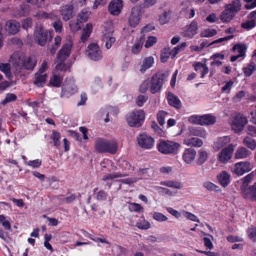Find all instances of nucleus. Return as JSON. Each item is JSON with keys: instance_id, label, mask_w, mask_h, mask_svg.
<instances>
[{"instance_id": "obj_1", "label": "nucleus", "mask_w": 256, "mask_h": 256, "mask_svg": "<svg viewBox=\"0 0 256 256\" xmlns=\"http://www.w3.org/2000/svg\"><path fill=\"white\" fill-rule=\"evenodd\" d=\"M37 61V58L34 55L26 56L16 52L11 56L10 62L16 70H32L36 66Z\"/></svg>"}, {"instance_id": "obj_2", "label": "nucleus", "mask_w": 256, "mask_h": 256, "mask_svg": "<svg viewBox=\"0 0 256 256\" xmlns=\"http://www.w3.org/2000/svg\"><path fill=\"white\" fill-rule=\"evenodd\" d=\"M95 148L99 152L115 154L118 150V143L114 140H108L99 138L95 142Z\"/></svg>"}, {"instance_id": "obj_3", "label": "nucleus", "mask_w": 256, "mask_h": 256, "mask_svg": "<svg viewBox=\"0 0 256 256\" xmlns=\"http://www.w3.org/2000/svg\"><path fill=\"white\" fill-rule=\"evenodd\" d=\"M145 118V114L142 110H134L126 116V122L130 126L139 127L142 126Z\"/></svg>"}, {"instance_id": "obj_4", "label": "nucleus", "mask_w": 256, "mask_h": 256, "mask_svg": "<svg viewBox=\"0 0 256 256\" xmlns=\"http://www.w3.org/2000/svg\"><path fill=\"white\" fill-rule=\"evenodd\" d=\"M180 144L171 140H161V153L165 154L176 155L178 154Z\"/></svg>"}, {"instance_id": "obj_5", "label": "nucleus", "mask_w": 256, "mask_h": 256, "mask_svg": "<svg viewBox=\"0 0 256 256\" xmlns=\"http://www.w3.org/2000/svg\"><path fill=\"white\" fill-rule=\"evenodd\" d=\"M230 125L232 129L234 132H238L242 130L248 122L247 118L240 113H236L232 116Z\"/></svg>"}, {"instance_id": "obj_6", "label": "nucleus", "mask_w": 256, "mask_h": 256, "mask_svg": "<svg viewBox=\"0 0 256 256\" xmlns=\"http://www.w3.org/2000/svg\"><path fill=\"white\" fill-rule=\"evenodd\" d=\"M48 63L46 60L42 62L38 70L35 74L34 84L38 87H42L46 82L48 76L46 72Z\"/></svg>"}, {"instance_id": "obj_7", "label": "nucleus", "mask_w": 256, "mask_h": 256, "mask_svg": "<svg viewBox=\"0 0 256 256\" xmlns=\"http://www.w3.org/2000/svg\"><path fill=\"white\" fill-rule=\"evenodd\" d=\"M86 54L89 59L93 61H98L102 58V52L99 46L94 43H92L87 47Z\"/></svg>"}, {"instance_id": "obj_8", "label": "nucleus", "mask_w": 256, "mask_h": 256, "mask_svg": "<svg viewBox=\"0 0 256 256\" xmlns=\"http://www.w3.org/2000/svg\"><path fill=\"white\" fill-rule=\"evenodd\" d=\"M78 92L72 78H66L62 86V96L68 98Z\"/></svg>"}, {"instance_id": "obj_9", "label": "nucleus", "mask_w": 256, "mask_h": 256, "mask_svg": "<svg viewBox=\"0 0 256 256\" xmlns=\"http://www.w3.org/2000/svg\"><path fill=\"white\" fill-rule=\"evenodd\" d=\"M142 14L141 6L136 5L131 9L128 21L130 26L136 27L140 22Z\"/></svg>"}, {"instance_id": "obj_10", "label": "nucleus", "mask_w": 256, "mask_h": 256, "mask_svg": "<svg viewBox=\"0 0 256 256\" xmlns=\"http://www.w3.org/2000/svg\"><path fill=\"white\" fill-rule=\"evenodd\" d=\"M251 164L248 161L237 162L231 168L232 172L238 176H242L252 170Z\"/></svg>"}, {"instance_id": "obj_11", "label": "nucleus", "mask_w": 256, "mask_h": 256, "mask_svg": "<svg viewBox=\"0 0 256 256\" xmlns=\"http://www.w3.org/2000/svg\"><path fill=\"white\" fill-rule=\"evenodd\" d=\"M137 140L138 146L145 149L151 148L154 143V138L144 133L138 135Z\"/></svg>"}, {"instance_id": "obj_12", "label": "nucleus", "mask_w": 256, "mask_h": 256, "mask_svg": "<svg viewBox=\"0 0 256 256\" xmlns=\"http://www.w3.org/2000/svg\"><path fill=\"white\" fill-rule=\"evenodd\" d=\"M234 148V146L231 144L223 148L218 154V160L222 164L226 163L232 157Z\"/></svg>"}, {"instance_id": "obj_13", "label": "nucleus", "mask_w": 256, "mask_h": 256, "mask_svg": "<svg viewBox=\"0 0 256 256\" xmlns=\"http://www.w3.org/2000/svg\"><path fill=\"white\" fill-rule=\"evenodd\" d=\"M122 8V0H112L108 5V11L114 16H118Z\"/></svg>"}, {"instance_id": "obj_14", "label": "nucleus", "mask_w": 256, "mask_h": 256, "mask_svg": "<svg viewBox=\"0 0 256 256\" xmlns=\"http://www.w3.org/2000/svg\"><path fill=\"white\" fill-rule=\"evenodd\" d=\"M72 46V44L70 42L64 44L58 52L57 58L61 61L65 60L70 54Z\"/></svg>"}, {"instance_id": "obj_15", "label": "nucleus", "mask_w": 256, "mask_h": 256, "mask_svg": "<svg viewBox=\"0 0 256 256\" xmlns=\"http://www.w3.org/2000/svg\"><path fill=\"white\" fill-rule=\"evenodd\" d=\"M48 32L43 30H40L34 32L36 42L40 46H44L47 40Z\"/></svg>"}, {"instance_id": "obj_16", "label": "nucleus", "mask_w": 256, "mask_h": 256, "mask_svg": "<svg viewBox=\"0 0 256 256\" xmlns=\"http://www.w3.org/2000/svg\"><path fill=\"white\" fill-rule=\"evenodd\" d=\"M160 90V74L156 73L151 79L150 91L152 94L158 92Z\"/></svg>"}, {"instance_id": "obj_17", "label": "nucleus", "mask_w": 256, "mask_h": 256, "mask_svg": "<svg viewBox=\"0 0 256 256\" xmlns=\"http://www.w3.org/2000/svg\"><path fill=\"white\" fill-rule=\"evenodd\" d=\"M252 155L250 151L245 146H241L238 148L234 153L236 159H244L249 158Z\"/></svg>"}, {"instance_id": "obj_18", "label": "nucleus", "mask_w": 256, "mask_h": 256, "mask_svg": "<svg viewBox=\"0 0 256 256\" xmlns=\"http://www.w3.org/2000/svg\"><path fill=\"white\" fill-rule=\"evenodd\" d=\"M230 142L229 136H224L218 138L214 143L213 148L216 151H218Z\"/></svg>"}, {"instance_id": "obj_19", "label": "nucleus", "mask_w": 256, "mask_h": 256, "mask_svg": "<svg viewBox=\"0 0 256 256\" xmlns=\"http://www.w3.org/2000/svg\"><path fill=\"white\" fill-rule=\"evenodd\" d=\"M20 28L18 22L14 20L8 21L6 24V30L10 34H14L17 33Z\"/></svg>"}, {"instance_id": "obj_20", "label": "nucleus", "mask_w": 256, "mask_h": 256, "mask_svg": "<svg viewBox=\"0 0 256 256\" xmlns=\"http://www.w3.org/2000/svg\"><path fill=\"white\" fill-rule=\"evenodd\" d=\"M60 12L63 20L67 21L72 17L73 6L72 4H67L60 8Z\"/></svg>"}, {"instance_id": "obj_21", "label": "nucleus", "mask_w": 256, "mask_h": 256, "mask_svg": "<svg viewBox=\"0 0 256 256\" xmlns=\"http://www.w3.org/2000/svg\"><path fill=\"white\" fill-rule=\"evenodd\" d=\"M196 155V150L192 148L185 150L182 154V159L188 164H190L194 160Z\"/></svg>"}, {"instance_id": "obj_22", "label": "nucleus", "mask_w": 256, "mask_h": 256, "mask_svg": "<svg viewBox=\"0 0 256 256\" xmlns=\"http://www.w3.org/2000/svg\"><path fill=\"white\" fill-rule=\"evenodd\" d=\"M168 104L172 106L180 109L181 108V102L178 96H174L172 93L168 92L166 96Z\"/></svg>"}, {"instance_id": "obj_23", "label": "nucleus", "mask_w": 256, "mask_h": 256, "mask_svg": "<svg viewBox=\"0 0 256 256\" xmlns=\"http://www.w3.org/2000/svg\"><path fill=\"white\" fill-rule=\"evenodd\" d=\"M198 30V24L195 21H192L188 26L184 32V35L190 38H192L196 33Z\"/></svg>"}, {"instance_id": "obj_24", "label": "nucleus", "mask_w": 256, "mask_h": 256, "mask_svg": "<svg viewBox=\"0 0 256 256\" xmlns=\"http://www.w3.org/2000/svg\"><path fill=\"white\" fill-rule=\"evenodd\" d=\"M243 196L246 198L256 200V183L242 192Z\"/></svg>"}, {"instance_id": "obj_25", "label": "nucleus", "mask_w": 256, "mask_h": 256, "mask_svg": "<svg viewBox=\"0 0 256 256\" xmlns=\"http://www.w3.org/2000/svg\"><path fill=\"white\" fill-rule=\"evenodd\" d=\"M235 15L228 8H224V10L221 12L220 18L223 22H228L233 19Z\"/></svg>"}, {"instance_id": "obj_26", "label": "nucleus", "mask_w": 256, "mask_h": 256, "mask_svg": "<svg viewBox=\"0 0 256 256\" xmlns=\"http://www.w3.org/2000/svg\"><path fill=\"white\" fill-rule=\"evenodd\" d=\"M217 178L220 183L224 186L226 187L230 182V176L226 171H222L218 174Z\"/></svg>"}, {"instance_id": "obj_27", "label": "nucleus", "mask_w": 256, "mask_h": 256, "mask_svg": "<svg viewBox=\"0 0 256 256\" xmlns=\"http://www.w3.org/2000/svg\"><path fill=\"white\" fill-rule=\"evenodd\" d=\"M240 8L241 4L239 0H234L230 3L224 6V8H228L235 14L240 10Z\"/></svg>"}, {"instance_id": "obj_28", "label": "nucleus", "mask_w": 256, "mask_h": 256, "mask_svg": "<svg viewBox=\"0 0 256 256\" xmlns=\"http://www.w3.org/2000/svg\"><path fill=\"white\" fill-rule=\"evenodd\" d=\"M145 38L144 35L142 36L138 40H136L132 48V52L134 54H138L141 50Z\"/></svg>"}, {"instance_id": "obj_29", "label": "nucleus", "mask_w": 256, "mask_h": 256, "mask_svg": "<svg viewBox=\"0 0 256 256\" xmlns=\"http://www.w3.org/2000/svg\"><path fill=\"white\" fill-rule=\"evenodd\" d=\"M154 63V59L152 56L146 58L144 59L140 66V71L144 73L147 70L152 66Z\"/></svg>"}, {"instance_id": "obj_30", "label": "nucleus", "mask_w": 256, "mask_h": 256, "mask_svg": "<svg viewBox=\"0 0 256 256\" xmlns=\"http://www.w3.org/2000/svg\"><path fill=\"white\" fill-rule=\"evenodd\" d=\"M189 132L191 135L206 138V131L202 128L191 127L189 128Z\"/></svg>"}, {"instance_id": "obj_31", "label": "nucleus", "mask_w": 256, "mask_h": 256, "mask_svg": "<svg viewBox=\"0 0 256 256\" xmlns=\"http://www.w3.org/2000/svg\"><path fill=\"white\" fill-rule=\"evenodd\" d=\"M184 144L188 146H201L202 144V141L198 138H191L186 139L184 140Z\"/></svg>"}, {"instance_id": "obj_32", "label": "nucleus", "mask_w": 256, "mask_h": 256, "mask_svg": "<svg viewBox=\"0 0 256 256\" xmlns=\"http://www.w3.org/2000/svg\"><path fill=\"white\" fill-rule=\"evenodd\" d=\"M233 37H234L233 35L228 36H225V37H224L222 38H218L216 40H214L210 44H208L207 40H204L200 44V46L201 48V49L202 50L205 46H209L213 45L215 44L220 43V42H222L224 41L229 40L232 38Z\"/></svg>"}, {"instance_id": "obj_33", "label": "nucleus", "mask_w": 256, "mask_h": 256, "mask_svg": "<svg viewBox=\"0 0 256 256\" xmlns=\"http://www.w3.org/2000/svg\"><path fill=\"white\" fill-rule=\"evenodd\" d=\"M242 144L251 150H254L256 148V141L248 136L242 140Z\"/></svg>"}, {"instance_id": "obj_34", "label": "nucleus", "mask_w": 256, "mask_h": 256, "mask_svg": "<svg viewBox=\"0 0 256 256\" xmlns=\"http://www.w3.org/2000/svg\"><path fill=\"white\" fill-rule=\"evenodd\" d=\"M92 26L90 23L86 24V27L83 29L82 33L81 36V40L82 42H85L90 37L92 32Z\"/></svg>"}, {"instance_id": "obj_35", "label": "nucleus", "mask_w": 256, "mask_h": 256, "mask_svg": "<svg viewBox=\"0 0 256 256\" xmlns=\"http://www.w3.org/2000/svg\"><path fill=\"white\" fill-rule=\"evenodd\" d=\"M194 70L196 71L200 72L201 78H203L205 74L208 73L209 70L206 64L200 62H198L194 64Z\"/></svg>"}, {"instance_id": "obj_36", "label": "nucleus", "mask_w": 256, "mask_h": 256, "mask_svg": "<svg viewBox=\"0 0 256 256\" xmlns=\"http://www.w3.org/2000/svg\"><path fill=\"white\" fill-rule=\"evenodd\" d=\"M35 16L40 19H50L51 20H54L56 18V15L52 12L47 13L42 10L36 12L35 14Z\"/></svg>"}, {"instance_id": "obj_37", "label": "nucleus", "mask_w": 256, "mask_h": 256, "mask_svg": "<svg viewBox=\"0 0 256 256\" xmlns=\"http://www.w3.org/2000/svg\"><path fill=\"white\" fill-rule=\"evenodd\" d=\"M216 122V118L210 114H204L202 116L201 125H211Z\"/></svg>"}, {"instance_id": "obj_38", "label": "nucleus", "mask_w": 256, "mask_h": 256, "mask_svg": "<svg viewBox=\"0 0 256 256\" xmlns=\"http://www.w3.org/2000/svg\"><path fill=\"white\" fill-rule=\"evenodd\" d=\"M62 38L60 36H56L54 39V43L48 47V50L51 54H54L61 44Z\"/></svg>"}, {"instance_id": "obj_39", "label": "nucleus", "mask_w": 256, "mask_h": 256, "mask_svg": "<svg viewBox=\"0 0 256 256\" xmlns=\"http://www.w3.org/2000/svg\"><path fill=\"white\" fill-rule=\"evenodd\" d=\"M54 22L52 23V26L54 30L57 33H60L63 29V24L60 18L56 15L54 20H52Z\"/></svg>"}, {"instance_id": "obj_40", "label": "nucleus", "mask_w": 256, "mask_h": 256, "mask_svg": "<svg viewBox=\"0 0 256 256\" xmlns=\"http://www.w3.org/2000/svg\"><path fill=\"white\" fill-rule=\"evenodd\" d=\"M0 70L5 74L6 76L9 80L11 79L12 76L10 72V64H0Z\"/></svg>"}, {"instance_id": "obj_41", "label": "nucleus", "mask_w": 256, "mask_h": 256, "mask_svg": "<svg viewBox=\"0 0 256 256\" xmlns=\"http://www.w3.org/2000/svg\"><path fill=\"white\" fill-rule=\"evenodd\" d=\"M105 43L104 46L107 50H109L116 42V38L114 36H104L102 39Z\"/></svg>"}, {"instance_id": "obj_42", "label": "nucleus", "mask_w": 256, "mask_h": 256, "mask_svg": "<svg viewBox=\"0 0 256 256\" xmlns=\"http://www.w3.org/2000/svg\"><path fill=\"white\" fill-rule=\"evenodd\" d=\"M161 186L174 188L177 189H180L182 188V185L178 182L174 180H166L161 182Z\"/></svg>"}, {"instance_id": "obj_43", "label": "nucleus", "mask_w": 256, "mask_h": 256, "mask_svg": "<svg viewBox=\"0 0 256 256\" xmlns=\"http://www.w3.org/2000/svg\"><path fill=\"white\" fill-rule=\"evenodd\" d=\"M208 158V153L204 150H200L198 152L197 163L199 165L203 164Z\"/></svg>"}, {"instance_id": "obj_44", "label": "nucleus", "mask_w": 256, "mask_h": 256, "mask_svg": "<svg viewBox=\"0 0 256 256\" xmlns=\"http://www.w3.org/2000/svg\"><path fill=\"white\" fill-rule=\"evenodd\" d=\"M90 14V12L87 10H83L79 12L77 19L80 22H85L88 20Z\"/></svg>"}, {"instance_id": "obj_45", "label": "nucleus", "mask_w": 256, "mask_h": 256, "mask_svg": "<svg viewBox=\"0 0 256 256\" xmlns=\"http://www.w3.org/2000/svg\"><path fill=\"white\" fill-rule=\"evenodd\" d=\"M102 88V84L101 79L100 78H95L93 80L92 88L94 92H96Z\"/></svg>"}, {"instance_id": "obj_46", "label": "nucleus", "mask_w": 256, "mask_h": 256, "mask_svg": "<svg viewBox=\"0 0 256 256\" xmlns=\"http://www.w3.org/2000/svg\"><path fill=\"white\" fill-rule=\"evenodd\" d=\"M113 32L114 28L112 24L110 22L106 24L102 30L103 36H114Z\"/></svg>"}, {"instance_id": "obj_47", "label": "nucleus", "mask_w": 256, "mask_h": 256, "mask_svg": "<svg viewBox=\"0 0 256 256\" xmlns=\"http://www.w3.org/2000/svg\"><path fill=\"white\" fill-rule=\"evenodd\" d=\"M246 46L244 44H236L232 48L233 50L238 53L241 56H244L245 51L246 50Z\"/></svg>"}, {"instance_id": "obj_48", "label": "nucleus", "mask_w": 256, "mask_h": 256, "mask_svg": "<svg viewBox=\"0 0 256 256\" xmlns=\"http://www.w3.org/2000/svg\"><path fill=\"white\" fill-rule=\"evenodd\" d=\"M62 80L60 76L54 74L50 78V84L54 86L58 87L62 82Z\"/></svg>"}, {"instance_id": "obj_49", "label": "nucleus", "mask_w": 256, "mask_h": 256, "mask_svg": "<svg viewBox=\"0 0 256 256\" xmlns=\"http://www.w3.org/2000/svg\"><path fill=\"white\" fill-rule=\"evenodd\" d=\"M51 138L55 146L58 148L60 146V134L56 130H53L52 134L51 136Z\"/></svg>"}, {"instance_id": "obj_50", "label": "nucleus", "mask_w": 256, "mask_h": 256, "mask_svg": "<svg viewBox=\"0 0 256 256\" xmlns=\"http://www.w3.org/2000/svg\"><path fill=\"white\" fill-rule=\"evenodd\" d=\"M80 21L78 20H72L70 22V27L72 31L76 32L80 28Z\"/></svg>"}, {"instance_id": "obj_51", "label": "nucleus", "mask_w": 256, "mask_h": 256, "mask_svg": "<svg viewBox=\"0 0 256 256\" xmlns=\"http://www.w3.org/2000/svg\"><path fill=\"white\" fill-rule=\"evenodd\" d=\"M216 30L212 28H208L203 30L201 34V37L208 38L216 34Z\"/></svg>"}, {"instance_id": "obj_52", "label": "nucleus", "mask_w": 256, "mask_h": 256, "mask_svg": "<svg viewBox=\"0 0 256 256\" xmlns=\"http://www.w3.org/2000/svg\"><path fill=\"white\" fill-rule=\"evenodd\" d=\"M148 96L146 95H139L136 100V104L139 107L142 106L144 103L146 102L148 100Z\"/></svg>"}, {"instance_id": "obj_53", "label": "nucleus", "mask_w": 256, "mask_h": 256, "mask_svg": "<svg viewBox=\"0 0 256 256\" xmlns=\"http://www.w3.org/2000/svg\"><path fill=\"white\" fill-rule=\"evenodd\" d=\"M171 12L170 10L164 12L161 16V24L168 23L171 18Z\"/></svg>"}, {"instance_id": "obj_54", "label": "nucleus", "mask_w": 256, "mask_h": 256, "mask_svg": "<svg viewBox=\"0 0 256 256\" xmlns=\"http://www.w3.org/2000/svg\"><path fill=\"white\" fill-rule=\"evenodd\" d=\"M136 226L140 229L147 230L150 228V224L148 221L142 219L139 220L136 223Z\"/></svg>"}, {"instance_id": "obj_55", "label": "nucleus", "mask_w": 256, "mask_h": 256, "mask_svg": "<svg viewBox=\"0 0 256 256\" xmlns=\"http://www.w3.org/2000/svg\"><path fill=\"white\" fill-rule=\"evenodd\" d=\"M28 12V10L26 6H22L15 12L14 15L18 17L22 16L26 14Z\"/></svg>"}, {"instance_id": "obj_56", "label": "nucleus", "mask_w": 256, "mask_h": 256, "mask_svg": "<svg viewBox=\"0 0 256 256\" xmlns=\"http://www.w3.org/2000/svg\"><path fill=\"white\" fill-rule=\"evenodd\" d=\"M256 26L255 21L254 20H248L241 24V26L246 30H250L254 28Z\"/></svg>"}, {"instance_id": "obj_57", "label": "nucleus", "mask_w": 256, "mask_h": 256, "mask_svg": "<svg viewBox=\"0 0 256 256\" xmlns=\"http://www.w3.org/2000/svg\"><path fill=\"white\" fill-rule=\"evenodd\" d=\"M182 212V215H183L186 218H188L192 221H193V222H200L198 218L194 214L190 212H186L184 210H183Z\"/></svg>"}, {"instance_id": "obj_58", "label": "nucleus", "mask_w": 256, "mask_h": 256, "mask_svg": "<svg viewBox=\"0 0 256 256\" xmlns=\"http://www.w3.org/2000/svg\"><path fill=\"white\" fill-rule=\"evenodd\" d=\"M128 208L131 212H142L143 208L142 206L136 203H130L128 205Z\"/></svg>"}, {"instance_id": "obj_59", "label": "nucleus", "mask_w": 256, "mask_h": 256, "mask_svg": "<svg viewBox=\"0 0 256 256\" xmlns=\"http://www.w3.org/2000/svg\"><path fill=\"white\" fill-rule=\"evenodd\" d=\"M170 55H172V53L170 48L164 49L162 53L161 54V62H166Z\"/></svg>"}, {"instance_id": "obj_60", "label": "nucleus", "mask_w": 256, "mask_h": 256, "mask_svg": "<svg viewBox=\"0 0 256 256\" xmlns=\"http://www.w3.org/2000/svg\"><path fill=\"white\" fill-rule=\"evenodd\" d=\"M0 223L2 224L4 229L10 230L11 228V225L9 221L6 220V216L3 214L0 215Z\"/></svg>"}, {"instance_id": "obj_61", "label": "nucleus", "mask_w": 256, "mask_h": 256, "mask_svg": "<svg viewBox=\"0 0 256 256\" xmlns=\"http://www.w3.org/2000/svg\"><path fill=\"white\" fill-rule=\"evenodd\" d=\"M188 120L191 124L201 125L202 116L194 115L190 116Z\"/></svg>"}, {"instance_id": "obj_62", "label": "nucleus", "mask_w": 256, "mask_h": 256, "mask_svg": "<svg viewBox=\"0 0 256 256\" xmlns=\"http://www.w3.org/2000/svg\"><path fill=\"white\" fill-rule=\"evenodd\" d=\"M256 66L254 64H250L248 67L245 68L244 69V74L246 76H250L252 73L256 70Z\"/></svg>"}, {"instance_id": "obj_63", "label": "nucleus", "mask_w": 256, "mask_h": 256, "mask_svg": "<svg viewBox=\"0 0 256 256\" xmlns=\"http://www.w3.org/2000/svg\"><path fill=\"white\" fill-rule=\"evenodd\" d=\"M16 98V96L15 94H8L6 96L5 98L1 102V104L5 105L8 102L14 100Z\"/></svg>"}, {"instance_id": "obj_64", "label": "nucleus", "mask_w": 256, "mask_h": 256, "mask_svg": "<svg viewBox=\"0 0 256 256\" xmlns=\"http://www.w3.org/2000/svg\"><path fill=\"white\" fill-rule=\"evenodd\" d=\"M114 251L117 256H124L126 254V250L120 246H116L114 248Z\"/></svg>"}]
</instances>
